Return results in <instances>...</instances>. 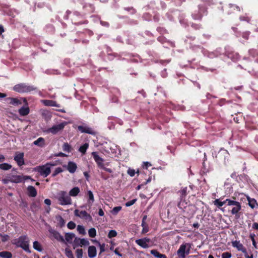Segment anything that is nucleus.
<instances>
[{
  "label": "nucleus",
  "instance_id": "nucleus-22",
  "mask_svg": "<svg viewBox=\"0 0 258 258\" xmlns=\"http://www.w3.org/2000/svg\"><path fill=\"white\" fill-rule=\"evenodd\" d=\"M18 112L21 116H26L30 112V109L28 106L22 107L18 110Z\"/></svg>",
  "mask_w": 258,
  "mask_h": 258
},
{
  "label": "nucleus",
  "instance_id": "nucleus-60",
  "mask_svg": "<svg viewBox=\"0 0 258 258\" xmlns=\"http://www.w3.org/2000/svg\"><path fill=\"white\" fill-rule=\"evenodd\" d=\"M99 246H100V253L104 251L105 250V244H101L100 243V244H99Z\"/></svg>",
  "mask_w": 258,
  "mask_h": 258
},
{
  "label": "nucleus",
  "instance_id": "nucleus-32",
  "mask_svg": "<svg viewBox=\"0 0 258 258\" xmlns=\"http://www.w3.org/2000/svg\"><path fill=\"white\" fill-rule=\"evenodd\" d=\"M89 147L88 143H85L83 145L81 146L79 149V152L83 154H85L86 152L87 149Z\"/></svg>",
  "mask_w": 258,
  "mask_h": 258
},
{
  "label": "nucleus",
  "instance_id": "nucleus-61",
  "mask_svg": "<svg viewBox=\"0 0 258 258\" xmlns=\"http://www.w3.org/2000/svg\"><path fill=\"white\" fill-rule=\"evenodd\" d=\"M44 203L47 206H50L51 205V202L50 199H46L44 200Z\"/></svg>",
  "mask_w": 258,
  "mask_h": 258
},
{
  "label": "nucleus",
  "instance_id": "nucleus-55",
  "mask_svg": "<svg viewBox=\"0 0 258 258\" xmlns=\"http://www.w3.org/2000/svg\"><path fill=\"white\" fill-rule=\"evenodd\" d=\"M125 10L130 12L132 14H135L136 13V10L134 9L133 7H128V8H125Z\"/></svg>",
  "mask_w": 258,
  "mask_h": 258
},
{
  "label": "nucleus",
  "instance_id": "nucleus-64",
  "mask_svg": "<svg viewBox=\"0 0 258 258\" xmlns=\"http://www.w3.org/2000/svg\"><path fill=\"white\" fill-rule=\"evenodd\" d=\"M56 156L64 157H67V155L63 153L60 152L56 155Z\"/></svg>",
  "mask_w": 258,
  "mask_h": 258
},
{
  "label": "nucleus",
  "instance_id": "nucleus-30",
  "mask_svg": "<svg viewBox=\"0 0 258 258\" xmlns=\"http://www.w3.org/2000/svg\"><path fill=\"white\" fill-rule=\"evenodd\" d=\"M44 104L48 106H57L56 102L53 100H43Z\"/></svg>",
  "mask_w": 258,
  "mask_h": 258
},
{
  "label": "nucleus",
  "instance_id": "nucleus-48",
  "mask_svg": "<svg viewBox=\"0 0 258 258\" xmlns=\"http://www.w3.org/2000/svg\"><path fill=\"white\" fill-rule=\"evenodd\" d=\"M250 238L252 242V245L254 247H256V243L254 239L255 234H250Z\"/></svg>",
  "mask_w": 258,
  "mask_h": 258
},
{
  "label": "nucleus",
  "instance_id": "nucleus-16",
  "mask_svg": "<svg viewBox=\"0 0 258 258\" xmlns=\"http://www.w3.org/2000/svg\"><path fill=\"white\" fill-rule=\"evenodd\" d=\"M84 14L94 13L95 11V7L91 4H85L83 6Z\"/></svg>",
  "mask_w": 258,
  "mask_h": 258
},
{
  "label": "nucleus",
  "instance_id": "nucleus-34",
  "mask_svg": "<svg viewBox=\"0 0 258 258\" xmlns=\"http://www.w3.org/2000/svg\"><path fill=\"white\" fill-rule=\"evenodd\" d=\"M12 168V165L7 163L0 164V169L3 170H8Z\"/></svg>",
  "mask_w": 258,
  "mask_h": 258
},
{
  "label": "nucleus",
  "instance_id": "nucleus-47",
  "mask_svg": "<svg viewBox=\"0 0 258 258\" xmlns=\"http://www.w3.org/2000/svg\"><path fill=\"white\" fill-rule=\"evenodd\" d=\"M191 27L195 30H200L202 28V26L200 24L192 23L191 24Z\"/></svg>",
  "mask_w": 258,
  "mask_h": 258
},
{
  "label": "nucleus",
  "instance_id": "nucleus-37",
  "mask_svg": "<svg viewBox=\"0 0 258 258\" xmlns=\"http://www.w3.org/2000/svg\"><path fill=\"white\" fill-rule=\"evenodd\" d=\"M65 253L68 258H74L72 251L68 248L65 249Z\"/></svg>",
  "mask_w": 258,
  "mask_h": 258
},
{
  "label": "nucleus",
  "instance_id": "nucleus-51",
  "mask_svg": "<svg viewBox=\"0 0 258 258\" xmlns=\"http://www.w3.org/2000/svg\"><path fill=\"white\" fill-rule=\"evenodd\" d=\"M204 164H205V163L204 162L203 163V168L201 170V174L202 175H206L207 173L209 172V170L206 169L205 167V165Z\"/></svg>",
  "mask_w": 258,
  "mask_h": 258
},
{
  "label": "nucleus",
  "instance_id": "nucleus-11",
  "mask_svg": "<svg viewBox=\"0 0 258 258\" xmlns=\"http://www.w3.org/2000/svg\"><path fill=\"white\" fill-rule=\"evenodd\" d=\"M78 130L82 133H86L91 135L96 136L97 132L87 125H79Z\"/></svg>",
  "mask_w": 258,
  "mask_h": 258
},
{
  "label": "nucleus",
  "instance_id": "nucleus-25",
  "mask_svg": "<svg viewBox=\"0 0 258 258\" xmlns=\"http://www.w3.org/2000/svg\"><path fill=\"white\" fill-rule=\"evenodd\" d=\"M33 144L40 147H43L45 145V140L43 138L40 137L33 142Z\"/></svg>",
  "mask_w": 258,
  "mask_h": 258
},
{
  "label": "nucleus",
  "instance_id": "nucleus-17",
  "mask_svg": "<svg viewBox=\"0 0 258 258\" xmlns=\"http://www.w3.org/2000/svg\"><path fill=\"white\" fill-rule=\"evenodd\" d=\"M92 155L93 157V158L98 165V167L100 168H103V160L101 157L99 156L97 153L95 152H93L92 153Z\"/></svg>",
  "mask_w": 258,
  "mask_h": 258
},
{
  "label": "nucleus",
  "instance_id": "nucleus-46",
  "mask_svg": "<svg viewBox=\"0 0 258 258\" xmlns=\"http://www.w3.org/2000/svg\"><path fill=\"white\" fill-rule=\"evenodd\" d=\"M239 19L241 21H246L247 22H249L250 21V18L247 16H240Z\"/></svg>",
  "mask_w": 258,
  "mask_h": 258
},
{
  "label": "nucleus",
  "instance_id": "nucleus-14",
  "mask_svg": "<svg viewBox=\"0 0 258 258\" xmlns=\"http://www.w3.org/2000/svg\"><path fill=\"white\" fill-rule=\"evenodd\" d=\"M150 242V239L148 238H144L136 240V243L144 248H147L149 247V243Z\"/></svg>",
  "mask_w": 258,
  "mask_h": 258
},
{
  "label": "nucleus",
  "instance_id": "nucleus-44",
  "mask_svg": "<svg viewBox=\"0 0 258 258\" xmlns=\"http://www.w3.org/2000/svg\"><path fill=\"white\" fill-rule=\"evenodd\" d=\"M56 219L59 222V224L61 226H62L64 225V220L60 216H57L56 217Z\"/></svg>",
  "mask_w": 258,
  "mask_h": 258
},
{
  "label": "nucleus",
  "instance_id": "nucleus-1",
  "mask_svg": "<svg viewBox=\"0 0 258 258\" xmlns=\"http://www.w3.org/2000/svg\"><path fill=\"white\" fill-rule=\"evenodd\" d=\"M231 201H234L238 203V205H231L232 210H240L242 207H244V204L247 205V201H248V197L243 194H239L237 197H232Z\"/></svg>",
  "mask_w": 258,
  "mask_h": 258
},
{
  "label": "nucleus",
  "instance_id": "nucleus-45",
  "mask_svg": "<svg viewBox=\"0 0 258 258\" xmlns=\"http://www.w3.org/2000/svg\"><path fill=\"white\" fill-rule=\"evenodd\" d=\"M0 236L2 237V241L4 242L7 241L10 238L9 236L7 234L3 235L0 233Z\"/></svg>",
  "mask_w": 258,
  "mask_h": 258
},
{
  "label": "nucleus",
  "instance_id": "nucleus-41",
  "mask_svg": "<svg viewBox=\"0 0 258 258\" xmlns=\"http://www.w3.org/2000/svg\"><path fill=\"white\" fill-rule=\"evenodd\" d=\"M77 230L79 233L84 235L86 234L84 227L82 225H78L77 226Z\"/></svg>",
  "mask_w": 258,
  "mask_h": 258
},
{
  "label": "nucleus",
  "instance_id": "nucleus-43",
  "mask_svg": "<svg viewBox=\"0 0 258 258\" xmlns=\"http://www.w3.org/2000/svg\"><path fill=\"white\" fill-rule=\"evenodd\" d=\"M187 187L184 188L179 191L180 196L181 200L183 199L186 195Z\"/></svg>",
  "mask_w": 258,
  "mask_h": 258
},
{
  "label": "nucleus",
  "instance_id": "nucleus-24",
  "mask_svg": "<svg viewBox=\"0 0 258 258\" xmlns=\"http://www.w3.org/2000/svg\"><path fill=\"white\" fill-rule=\"evenodd\" d=\"M247 204H248L251 209L257 208L258 206L256 201L254 199L250 198L249 197L248 201H247Z\"/></svg>",
  "mask_w": 258,
  "mask_h": 258
},
{
  "label": "nucleus",
  "instance_id": "nucleus-27",
  "mask_svg": "<svg viewBox=\"0 0 258 258\" xmlns=\"http://www.w3.org/2000/svg\"><path fill=\"white\" fill-rule=\"evenodd\" d=\"M80 190L78 187H74L69 192V196L72 197H76L80 192Z\"/></svg>",
  "mask_w": 258,
  "mask_h": 258
},
{
  "label": "nucleus",
  "instance_id": "nucleus-52",
  "mask_svg": "<svg viewBox=\"0 0 258 258\" xmlns=\"http://www.w3.org/2000/svg\"><path fill=\"white\" fill-rule=\"evenodd\" d=\"M88 200L89 201H91L92 202L94 201L93 194L92 192L90 190H89L88 191Z\"/></svg>",
  "mask_w": 258,
  "mask_h": 258
},
{
  "label": "nucleus",
  "instance_id": "nucleus-6",
  "mask_svg": "<svg viewBox=\"0 0 258 258\" xmlns=\"http://www.w3.org/2000/svg\"><path fill=\"white\" fill-rule=\"evenodd\" d=\"M208 13L207 8L204 5H199V9L192 14V17L195 20H201L204 15Z\"/></svg>",
  "mask_w": 258,
  "mask_h": 258
},
{
  "label": "nucleus",
  "instance_id": "nucleus-49",
  "mask_svg": "<svg viewBox=\"0 0 258 258\" xmlns=\"http://www.w3.org/2000/svg\"><path fill=\"white\" fill-rule=\"evenodd\" d=\"M231 253L225 252L222 254L221 257L222 258H231Z\"/></svg>",
  "mask_w": 258,
  "mask_h": 258
},
{
  "label": "nucleus",
  "instance_id": "nucleus-28",
  "mask_svg": "<svg viewBox=\"0 0 258 258\" xmlns=\"http://www.w3.org/2000/svg\"><path fill=\"white\" fill-rule=\"evenodd\" d=\"M23 177L20 175H15L13 176L12 178L10 180L11 182L15 183H20L23 181Z\"/></svg>",
  "mask_w": 258,
  "mask_h": 258
},
{
  "label": "nucleus",
  "instance_id": "nucleus-5",
  "mask_svg": "<svg viewBox=\"0 0 258 258\" xmlns=\"http://www.w3.org/2000/svg\"><path fill=\"white\" fill-rule=\"evenodd\" d=\"M223 199H216L213 202V203L217 208H220L223 206H224V208L226 206H231V205H238V203L234 201H231L230 199H227L224 201H222Z\"/></svg>",
  "mask_w": 258,
  "mask_h": 258
},
{
  "label": "nucleus",
  "instance_id": "nucleus-18",
  "mask_svg": "<svg viewBox=\"0 0 258 258\" xmlns=\"http://www.w3.org/2000/svg\"><path fill=\"white\" fill-rule=\"evenodd\" d=\"M231 243L232 246L236 248L238 251H241L243 253H246V248L239 241H233Z\"/></svg>",
  "mask_w": 258,
  "mask_h": 258
},
{
  "label": "nucleus",
  "instance_id": "nucleus-10",
  "mask_svg": "<svg viewBox=\"0 0 258 258\" xmlns=\"http://www.w3.org/2000/svg\"><path fill=\"white\" fill-rule=\"evenodd\" d=\"M48 231L50 233V237L52 239V237H53L54 239H56L57 241L61 242L62 243H65V240L63 238V236H61L60 233L57 231L50 228L48 229Z\"/></svg>",
  "mask_w": 258,
  "mask_h": 258
},
{
  "label": "nucleus",
  "instance_id": "nucleus-56",
  "mask_svg": "<svg viewBox=\"0 0 258 258\" xmlns=\"http://www.w3.org/2000/svg\"><path fill=\"white\" fill-rule=\"evenodd\" d=\"M231 54H229V57H230V58H231L232 59H233V61H236V60H238V59H239V57H240L239 55L238 54H237V53H235V54H234V55H235V57H234V58H233V57L231 56Z\"/></svg>",
  "mask_w": 258,
  "mask_h": 258
},
{
  "label": "nucleus",
  "instance_id": "nucleus-50",
  "mask_svg": "<svg viewBox=\"0 0 258 258\" xmlns=\"http://www.w3.org/2000/svg\"><path fill=\"white\" fill-rule=\"evenodd\" d=\"M67 226H68V228H69L70 229H73L76 227V224L72 221H70L68 223Z\"/></svg>",
  "mask_w": 258,
  "mask_h": 258
},
{
  "label": "nucleus",
  "instance_id": "nucleus-54",
  "mask_svg": "<svg viewBox=\"0 0 258 258\" xmlns=\"http://www.w3.org/2000/svg\"><path fill=\"white\" fill-rule=\"evenodd\" d=\"M151 253L152 254H153L154 256H155V257H157L159 256V254H160V253H159V252L157 250H156V249H152V250H151Z\"/></svg>",
  "mask_w": 258,
  "mask_h": 258
},
{
  "label": "nucleus",
  "instance_id": "nucleus-3",
  "mask_svg": "<svg viewBox=\"0 0 258 258\" xmlns=\"http://www.w3.org/2000/svg\"><path fill=\"white\" fill-rule=\"evenodd\" d=\"M57 199L58 203L61 205H68L72 203L70 196L64 191H60L57 193Z\"/></svg>",
  "mask_w": 258,
  "mask_h": 258
},
{
  "label": "nucleus",
  "instance_id": "nucleus-40",
  "mask_svg": "<svg viewBox=\"0 0 258 258\" xmlns=\"http://www.w3.org/2000/svg\"><path fill=\"white\" fill-rule=\"evenodd\" d=\"M80 243H81V246H88L90 244L89 241L84 238H82V239L80 238Z\"/></svg>",
  "mask_w": 258,
  "mask_h": 258
},
{
  "label": "nucleus",
  "instance_id": "nucleus-57",
  "mask_svg": "<svg viewBox=\"0 0 258 258\" xmlns=\"http://www.w3.org/2000/svg\"><path fill=\"white\" fill-rule=\"evenodd\" d=\"M151 166V164L150 162H144L143 163V168L148 169V167Z\"/></svg>",
  "mask_w": 258,
  "mask_h": 258
},
{
  "label": "nucleus",
  "instance_id": "nucleus-39",
  "mask_svg": "<svg viewBox=\"0 0 258 258\" xmlns=\"http://www.w3.org/2000/svg\"><path fill=\"white\" fill-rule=\"evenodd\" d=\"M62 171H63V170H62V169L61 167H57V168H56L55 169L54 171L52 174V177H55L57 174H58L59 173L62 172Z\"/></svg>",
  "mask_w": 258,
  "mask_h": 258
},
{
  "label": "nucleus",
  "instance_id": "nucleus-2",
  "mask_svg": "<svg viewBox=\"0 0 258 258\" xmlns=\"http://www.w3.org/2000/svg\"><path fill=\"white\" fill-rule=\"evenodd\" d=\"M13 90L19 93H29L37 90V88L34 86L29 85L26 83H19L15 85Z\"/></svg>",
  "mask_w": 258,
  "mask_h": 258
},
{
  "label": "nucleus",
  "instance_id": "nucleus-62",
  "mask_svg": "<svg viewBox=\"0 0 258 258\" xmlns=\"http://www.w3.org/2000/svg\"><path fill=\"white\" fill-rule=\"evenodd\" d=\"M249 34V32L248 33V32L244 33L242 34V37L245 38V39H248Z\"/></svg>",
  "mask_w": 258,
  "mask_h": 258
},
{
  "label": "nucleus",
  "instance_id": "nucleus-23",
  "mask_svg": "<svg viewBox=\"0 0 258 258\" xmlns=\"http://www.w3.org/2000/svg\"><path fill=\"white\" fill-rule=\"evenodd\" d=\"M75 238V234L73 233H66L65 234V241H67L69 243L73 242V238ZM66 242H65L64 243Z\"/></svg>",
  "mask_w": 258,
  "mask_h": 258
},
{
  "label": "nucleus",
  "instance_id": "nucleus-19",
  "mask_svg": "<svg viewBox=\"0 0 258 258\" xmlns=\"http://www.w3.org/2000/svg\"><path fill=\"white\" fill-rule=\"evenodd\" d=\"M27 189V195L29 197L34 198L37 196V191L34 186L29 185L28 186Z\"/></svg>",
  "mask_w": 258,
  "mask_h": 258
},
{
  "label": "nucleus",
  "instance_id": "nucleus-35",
  "mask_svg": "<svg viewBox=\"0 0 258 258\" xmlns=\"http://www.w3.org/2000/svg\"><path fill=\"white\" fill-rule=\"evenodd\" d=\"M88 234L90 237H95L96 235V230L94 228H90L88 231Z\"/></svg>",
  "mask_w": 258,
  "mask_h": 258
},
{
  "label": "nucleus",
  "instance_id": "nucleus-53",
  "mask_svg": "<svg viewBox=\"0 0 258 258\" xmlns=\"http://www.w3.org/2000/svg\"><path fill=\"white\" fill-rule=\"evenodd\" d=\"M136 201H137L136 199H133V200H131L130 201L126 202L125 203V206L126 207L131 206L133 205L136 202Z\"/></svg>",
  "mask_w": 258,
  "mask_h": 258
},
{
  "label": "nucleus",
  "instance_id": "nucleus-63",
  "mask_svg": "<svg viewBox=\"0 0 258 258\" xmlns=\"http://www.w3.org/2000/svg\"><path fill=\"white\" fill-rule=\"evenodd\" d=\"M114 93H116L117 97H118V96L120 95V92L117 88H114Z\"/></svg>",
  "mask_w": 258,
  "mask_h": 258
},
{
  "label": "nucleus",
  "instance_id": "nucleus-13",
  "mask_svg": "<svg viewBox=\"0 0 258 258\" xmlns=\"http://www.w3.org/2000/svg\"><path fill=\"white\" fill-rule=\"evenodd\" d=\"M24 157V153H16L14 156V160L17 162L18 166H21L25 164Z\"/></svg>",
  "mask_w": 258,
  "mask_h": 258
},
{
  "label": "nucleus",
  "instance_id": "nucleus-9",
  "mask_svg": "<svg viewBox=\"0 0 258 258\" xmlns=\"http://www.w3.org/2000/svg\"><path fill=\"white\" fill-rule=\"evenodd\" d=\"M188 243L182 244L177 251V254L179 257L185 258L186 255L189 253V247L186 250V248Z\"/></svg>",
  "mask_w": 258,
  "mask_h": 258
},
{
  "label": "nucleus",
  "instance_id": "nucleus-59",
  "mask_svg": "<svg viewBox=\"0 0 258 258\" xmlns=\"http://www.w3.org/2000/svg\"><path fill=\"white\" fill-rule=\"evenodd\" d=\"M184 202H180L178 204V207L181 209L183 210V209L185 208L186 207L183 206Z\"/></svg>",
  "mask_w": 258,
  "mask_h": 258
},
{
  "label": "nucleus",
  "instance_id": "nucleus-4",
  "mask_svg": "<svg viewBox=\"0 0 258 258\" xmlns=\"http://www.w3.org/2000/svg\"><path fill=\"white\" fill-rule=\"evenodd\" d=\"M16 244L17 246L22 248L25 251L30 253L29 246V239L27 236H20L17 240Z\"/></svg>",
  "mask_w": 258,
  "mask_h": 258
},
{
  "label": "nucleus",
  "instance_id": "nucleus-26",
  "mask_svg": "<svg viewBox=\"0 0 258 258\" xmlns=\"http://www.w3.org/2000/svg\"><path fill=\"white\" fill-rule=\"evenodd\" d=\"M229 10L228 11V14H231L233 13V11L235 10L237 12L240 11V8L238 6H237L233 4H229L228 6Z\"/></svg>",
  "mask_w": 258,
  "mask_h": 258
},
{
  "label": "nucleus",
  "instance_id": "nucleus-33",
  "mask_svg": "<svg viewBox=\"0 0 258 258\" xmlns=\"http://www.w3.org/2000/svg\"><path fill=\"white\" fill-rule=\"evenodd\" d=\"M62 148L63 151L67 153H70L72 151V147L68 143H64Z\"/></svg>",
  "mask_w": 258,
  "mask_h": 258
},
{
  "label": "nucleus",
  "instance_id": "nucleus-29",
  "mask_svg": "<svg viewBox=\"0 0 258 258\" xmlns=\"http://www.w3.org/2000/svg\"><path fill=\"white\" fill-rule=\"evenodd\" d=\"M0 257L3 258H12V254L11 252L7 251H3L0 252Z\"/></svg>",
  "mask_w": 258,
  "mask_h": 258
},
{
  "label": "nucleus",
  "instance_id": "nucleus-15",
  "mask_svg": "<svg viewBox=\"0 0 258 258\" xmlns=\"http://www.w3.org/2000/svg\"><path fill=\"white\" fill-rule=\"evenodd\" d=\"M8 99L10 100V103L11 104L18 106L22 103V100H23V102L25 103L26 104L28 105L27 101L25 98H22L21 99H19L17 98H9Z\"/></svg>",
  "mask_w": 258,
  "mask_h": 258
},
{
  "label": "nucleus",
  "instance_id": "nucleus-12",
  "mask_svg": "<svg viewBox=\"0 0 258 258\" xmlns=\"http://www.w3.org/2000/svg\"><path fill=\"white\" fill-rule=\"evenodd\" d=\"M75 215L88 221L92 220L91 216L86 211H75Z\"/></svg>",
  "mask_w": 258,
  "mask_h": 258
},
{
  "label": "nucleus",
  "instance_id": "nucleus-31",
  "mask_svg": "<svg viewBox=\"0 0 258 258\" xmlns=\"http://www.w3.org/2000/svg\"><path fill=\"white\" fill-rule=\"evenodd\" d=\"M33 248L38 251L41 252L43 250L41 244L37 241H35L33 242Z\"/></svg>",
  "mask_w": 258,
  "mask_h": 258
},
{
  "label": "nucleus",
  "instance_id": "nucleus-36",
  "mask_svg": "<svg viewBox=\"0 0 258 258\" xmlns=\"http://www.w3.org/2000/svg\"><path fill=\"white\" fill-rule=\"evenodd\" d=\"M80 238L78 237H75V239L74 240L73 243V246L74 248H75L76 247L81 246V243H80Z\"/></svg>",
  "mask_w": 258,
  "mask_h": 258
},
{
  "label": "nucleus",
  "instance_id": "nucleus-58",
  "mask_svg": "<svg viewBox=\"0 0 258 258\" xmlns=\"http://www.w3.org/2000/svg\"><path fill=\"white\" fill-rule=\"evenodd\" d=\"M115 147L117 149H118V152L117 153L116 151H115V152L114 151V154H115L114 156L118 157V155H120V150L117 146H115ZM116 149H114V151Z\"/></svg>",
  "mask_w": 258,
  "mask_h": 258
},
{
  "label": "nucleus",
  "instance_id": "nucleus-38",
  "mask_svg": "<svg viewBox=\"0 0 258 258\" xmlns=\"http://www.w3.org/2000/svg\"><path fill=\"white\" fill-rule=\"evenodd\" d=\"M127 173L131 176L133 177L135 176L136 173L137 174H139V171L138 170L137 172H136L135 170L134 169L128 168L127 171Z\"/></svg>",
  "mask_w": 258,
  "mask_h": 258
},
{
  "label": "nucleus",
  "instance_id": "nucleus-8",
  "mask_svg": "<svg viewBox=\"0 0 258 258\" xmlns=\"http://www.w3.org/2000/svg\"><path fill=\"white\" fill-rule=\"evenodd\" d=\"M67 124V122L66 121H63L59 124L53 125L51 127L48 128L47 132L53 135H55L62 131Z\"/></svg>",
  "mask_w": 258,
  "mask_h": 258
},
{
  "label": "nucleus",
  "instance_id": "nucleus-42",
  "mask_svg": "<svg viewBox=\"0 0 258 258\" xmlns=\"http://www.w3.org/2000/svg\"><path fill=\"white\" fill-rule=\"evenodd\" d=\"M83 253V251L82 249H77L76 251L77 258H82Z\"/></svg>",
  "mask_w": 258,
  "mask_h": 258
},
{
  "label": "nucleus",
  "instance_id": "nucleus-21",
  "mask_svg": "<svg viewBox=\"0 0 258 258\" xmlns=\"http://www.w3.org/2000/svg\"><path fill=\"white\" fill-rule=\"evenodd\" d=\"M77 168V164L72 161H69L68 164L67 170L71 173H74Z\"/></svg>",
  "mask_w": 258,
  "mask_h": 258
},
{
  "label": "nucleus",
  "instance_id": "nucleus-7",
  "mask_svg": "<svg viewBox=\"0 0 258 258\" xmlns=\"http://www.w3.org/2000/svg\"><path fill=\"white\" fill-rule=\"evenodd\" d=\"M50 165H52V164L47 163L44 165L37 166L36 170L41 176L46 177L51 172Z\"/></svg>",
  "mask_w": 258,
  "mask_h": 258
},
{
  "label": "nucleus",
  "instance_id": "nucleus-20",
  "mask_svg": "<svg viewBox=\"0 0 258 258\" xmlns=\"http://www.w3.org/2000/svg\"><path fill=\"white\" fill-rule=\"evenodd\" d=\"M97 250L95 246H90L88 249V254L90 258H93L96 256Z\"/></svg>",
  "mask_w": 258,
  "mask_h": 258
}]
</instances>
